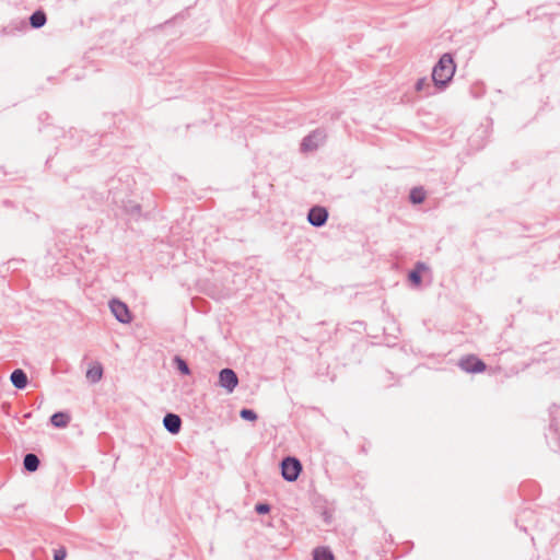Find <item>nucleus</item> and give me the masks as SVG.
<instances>
[{
    "label": "nucleus",
    "instance_id": "3",
    "mask_svg": "<svg viewBox=\"0 0 560 560\" xmlns=\"http://www.w3.org/2000/svg\"><path fill=\"white\" fill-rule=\"evenodd\" d=\"M302 472V464L296 457L288 456L281 462L282 478L289 482L295 481Z\"/></svg>",
    "mask_w": 560,
    "mask_h": 560
},
{
    "label": "nucleus",
    "instance_id": "19",
    "mask_svg": "<svg viewBox=\"0 0 560 560\" xmlns=\"http://www.w3.org/2000/svg\"><path fill=\"white\" fill-rule=\"evenodd\" d=\"M27 28L25 20L12 21L3 32L5 34H13L14 31L24 32Z\"/></svg>",
    "mask_w": 560,
    "mask_h": 560
},
{
    "label": "nucleus",
    "instance_id": "6",
    "mask_svg": "<svg viewBox=\"0 0 560 560\" xmlns=\"http://www.w3.org/2000/svg\"><path fill=\"white\" fill-rule=\"evenodd\" d=\"M218 385L224 388L229 394L233 393L238 385L237 374L230 368L222 369L219 372Z\"/></svg>",
    "mask_w": 560,
    "mask_h": 560
},
{
    "label": "nucleus",
    "instance_id": "22",
    "mask_svg": "<svg viewBox=\"0 0 560 560\" xmlns=\"http://www.w3.org/2000/svg\"><path fill=\"white\" fill-rule=\"evenodd\" d=\"M125 210L128 214L130 215H139L140 212H141V206L139 203H135L132 201H129L126 206H125Z\"/></svg>",
    "mask_w": 560,
    "mask_h": 560
},
{
    "label": "nucleus",
    "instance_id": "16",
    "mask_svg": "<svg viewBox=\"0 0 560 560\" xmlns=\"http://www.w3.org/2000/svg\"><path fill=\"white\" fill-rule=\"evenodd\" d=\"M102 376L103 368L101 364L93 365L86 371V378L93 384L100 382Z\"/></svg>",
    "mask_w": 560,
    "mask_h": 560
},
{
    "label": "nucleus",
    "instance_id": "10",
    "mask_svg": "<svg viewBox=\"0 0 560 560\" xmlns=\"http://www.w3.org/2000/svg\"><path fill=\"white\" fill-rule=\"evenodd\" d=\"M10 381L18 389H24L28 383L27 375L22 369L14 370L10 375Z\"/></svg>",
    "mask_w": 560,
    "mask_h": 560
},
{
    "label": "nucleus",
    "instance_id": "24",
    "mask_svg": "<svg viewBox=\"0 0 560 560\" xmlns=\"http://www.w3.org/2000/svg\"><path fill=\"white\" fill-rule=\"evenodd\" d=\"M66 556H67L66 548L61 547V548L55 550L54 560H65Z\"/></svg>",
    "mask_w": 560,
    "mask_h": 560
},
{
    "label": "nucleus",
    "instance_id": "7",
    "mask_svg": "<svg viewBox=\"0 0 560 560\" xmlns=\"http://www.w3.org/2000/svg\"><path fill=\"white\" fill-rule=\"evenodd\" d=\"M458 366L467 373H480L487 368L486 363L477 357L470 354L459 360Z\"/></svg>",
    "mask_w": 560,
    "mask_h": 560
},
{
    "label": "nucleus",
    "instance_id": "23",
    "mask_svg": "<svg viewBox=\"0 0 560 560\" xmlns=\"http://www.w3.org/2000/svg\"><path fill=\"white\" fill-rule=\"evenodd\" d=\"M270 505L268 503H257L255 505V512L259 515H264L270 512Z\"/></svg>",
    "mask_w": 560,
    "mask_h": 560
},
{
    "label": "nucleus",
    "instance_id": "2",
    "mask_svg": "<svg viewBox=\"0 0 560 560\" xmlns=\"http://www.w3.org/2000/svg\"><path fill=\"white\" fill-rule=\"evenodd\" d=\"M327 138L325 129L317 128L310 132L302 139L300 150L302 153H308L316 151L322 144H324Z\"/></svg>",
    "mask_w": 560,
    "mask_h": 560
},
{
    "label": "nucleus",
    "instance_id": "15",
    "mask_svg": "<svg viewBox=\"0 0 560 560\" xmlns=\"http://www.w3.org/2000/svg\"><path fill=\"white\" fill-rule=\"evenodd\" d=\"M417 92L423 93V96H430L434 93V90L427 78H420L415 84Z\"/></svg>",
    "mask_w": 560,
    "mask_h": 560
},
{
    "label": "nucleus",
    "instance_id": "11",
    "mask_svg": "<svg viewBox=\"0 0 560 560\" xmlns=\"http://www.w3.org/2000/svg\"><path fill=\"white\" fill-rule=\"evenodd\" d=\"M47 22V15L44 10L38 9L34 11L30 16V25L33 28H40L43 27Z\"/></svg>",
    "mask_w": 560,
    "mask_h": 560
},
{
    "label": "nucleus",
    "instance_id": "5",
    "mask_svg": "<svg viewBox=\"0 0 560 560\" xmlns=\"http://www.w3.org/2000/svg\"><path fill=\"white\" fill-rule=\"evenodd\" d=\"M109 308L115 318L121 324H129L132 320L131 313L126 303L118 299L109 301Z\"/></svg>",
    "mask_w": 560,
    "mask_h": 560
},
{
    "label": "nucleus",
    "instance_id": "20",
    "mask_svg": "<svg viewBox=\"0 0 560 560\" xmlns=\"http://www.w3.org/2000/svg\"><path fill=\"white\" fill-rule=\"evenodd\" d=\"M173 364L183 375L190 374L188 363L182 357L175 355L173 359Z\"/></svg>",
    "mask_w": 560,
    "mask_h": 560
},
{
    "label": "nucleus",
    "instance_id": "4",
    "mask_svg": "<svg viewBox=\"0 0 560 560\" xmlns=\"http://www.w3.org/2000/svg\"><path fill=\"white\" fill-rule=\"evenodd\" d=\"M558 412H559V408L556 405L550 407L549 413H550L551 421L549 424V431L546 434L548 444L555 450H560V433L558 432V427H557V422H556Z\"/></svg>",
    "mask_w": 560,
    "mask_h": 560
},
{
    "label": "nucleus",
    "instance_id": "17",
    "mask_svg": "<svg viewBox=\"0 0 560 560\" xmlns=\"http://www.w3.org/2000/svg\"><path fill=\"white\" fill-rule=\"evenodd\" d=\"M314 560H334L332 552L326 547H317L313 551Z\"/></svg>",
    "mask_w": 560,
    "mask_h": 560
},
{
    "label": "nucleus",
    "instance_id": "9",
    "mask_svg": "<svg viewBox=\"0 0 560 560\" xmlns=\"http://www.w3.org/2000/svg\"><path fill=\"white\" fill-rule=\"evenodd\" d=\"M163 425L171 434H177L182 429V419L178 415L168 412L163 418Z\"/></svg>",
    "mask_w": 560,
    "mask_h": 560
},
{
    "label": "nucleus",
    "instance_id": "12",
    "mask_svg": "<svg viewBox=\"0 0 560 560\" xmlns=\"http://www.w3.org/2000/svg\"><path fill=\"white\" fill-rule=\"evenodd\" d=\"M40 460L34 453H27L23 458L24 469L28 472H34L38 469Z\"/></svg>",
    "mask_w": 560,
    "mask_h": 560
},
{
    "label": "nucleus",
    "instance_id": "14",
    "mask_svg": "<svg viewBox=\"0 0 560 560\" xmlns=\"http://www.w3.org/2000/svg\"><path fill=\"white\" fill-rule=\"evenodd\" d=\"M70 422V416L62 411H57L50 417V423L56 428H66Z\"/></svg>",
    "mask_w": 560,
    "mask_h": 560
},
{
    "label": "nucleus",
    "instance_id": "13",
    "mask_svg": "<svg viewBox=\"0 0 560 560\" xmlns=\"http://www.w3.org/2000/svg\"><path fill=\"white\" fill-rule=\"evenodd\" d=\"M427 269L425 264L417 262L415 268L408 273V279L413 285H420L422 281L421 272Z\"/></svg>",
    "mask_w": 560,
    "mask_h": 560
},
{
    "label": "nucleus",
    "instance_id": "21",
    "mask_svg": "<svg viewBox=\"0 0 560 560\" xmlns=\"http://www.w3.org/2000/svg\"><path fill=\"white\" fill-rule=\"evenodd\" d=\"M240 417L243 419V420H246V421H255L257 420L258 416L256 413L255 410L253 409H248V408H243L241 411H240Z\"/></svg>",
    "mask_w": 560,
    "mask_h": 560
},
{
    "label": "nucleus",
    "instance_id": "1",
    "mask_svg": "<svg viewBox=\"0 0 560 560\" xmlns=\"http://www.w3.org/2000/svg\"><path fill=\"white\" fill-rule=\"evenodd\" d=\"M456 71L453 56L445 52L441 56L432 70V81L435 88L445 89L452 81Z\"/></svg>",
    "mask_w": 560,
    "mask_h": 560
},
{
    "label": "nucleus",
    "instance_id": "8",
    "mask_svg": "<svg viewBox=\"0 0 560 560\" xmlns=\"http://www.w3.org/2000/svg\"><path fill=\"white\" fill-rule=\"evenodd\" d=\"M328 220V211L325 207L314 206L308 210L307 221L314 228H322Z\"/></svg>",
    "mask_w": 560,
    "mask_h": 560
},
{
    "label": "nucleus",
    "instance_id": "18",
    "mask_svg": "<svg viewBox=\"0 0 560 560\" xmlns=\"http://www.w3.org/2000/svg\"><path fill=\"white\" fill-rule=\"evenodd\" d=\"M409 199L412 203H422L425 199V191L422 187H415L410 190Z\"/></svg>",
    "mask_w": 560,
    "mask_h": 560
}]
</instances>
